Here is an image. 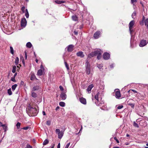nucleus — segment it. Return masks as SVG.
<instances>
[{
    "label": "nucleus",
    "instance_id": "obj_1",
    "mask_svg": "<svg viewBox=\"0 0 148 148\" xmlns=\"http://www.w3.org/2000/svg\"><path fill=\"white\" fill-rule=\"evenodd\" d=\"M100 92L102 94V93L103 92V91L102 90H101L100 92H98L95 95V98L97 100V101L95 102V103L97 106H100L101 109L104 110H106L107 109L106 105L104 103L103 101L101 100V98L99 97Z\"/></svg>",
    "mask_w": 148,
    "mask_h": 148
},
{
    "label": "nucleus",
    "instance_id": "obj_2",
    "mask_svg": "<svg viewBox=\"0 0 148 148\" xmlns=\"http://www.w3.org/2000/svg\"><path fill=\"white\" fill-rule=\"evenodd\" d=\"M86 74L87 75H89L90 73V66L89 62L88 60H87L86 63Z\"/></svg>",
    "mask_w": 148,
    "mask_h": 148
},
{
    "label": "nucleus",
    "instance_id": "obj_3",
    "mask_svg": "<svg viewBox=\"0 0 148 148\" xmlns=\"http://www.w3.org/2000/svg\"><path fill=\"white\" fill-rule=\"evenodd\" d=\"M29 109L30 113H32L34 116H36L38 113V110L35 108L29 107Z\"/></svg>",
    "mask_w": 148,
    "mask_h": 148
},
{
    "label": "nucleus",
    "instance_id": "obj_4",
    "mask_svg": "<svg viewBox=\"0 0 148 148\" xmlns=\"http://www.w3.org/2000/svg\"><path fill=\"white\" fill-rule=\"evenodd\" d=\"M55 132L58 135V138L60 139H61L62 137L63 133L62 132H61L60 129H57L56 130Z\"/></svg>",
    "mask_w": 148,
    "mask_h": 148
},
{
    "label": "nucleus",
    "instance_id": "obj_5",
    "mask_svg": "<svg viewBox=\"0 0 148 148\" xmlns=\"http://www.w3.org/2000/svg\"><path fill=\"white\" fill-rule=\"evenodd\" d=\"M134 25V21L133 20L131 21L129 24V29L130 32L131 34H132V32H133V29L132 28Z\"/></svg>",
    "mask_w": 148,
    "mask_h": 148
},
{
    "label": "nucleus",
    "instance_id": "obj_6",
    "mask_svg": "<svg viewBox=\"0 0 148 148\" xmlns=\"http://www.w3.org/2000/svg\"><path fill=\"white\" fill-rule=\"evenodd\" d=\"M74 47V46L73 45H70L67 46L65 49H67L69 52H71L73 50Z\"/></svg>",
    "mask_w": 148,
    "mask_h": 148
},
{
    "label": "nucleus",
    "instance_id": "obj_7",
    "mask_svg": "<svg viewBox=\"0 0 148 148\" xmlns=\"http://www.w3.org/2000/svg\"><path fill=\"white\" fill-rule=\"evenodd\" d=\"M115 95L116 98L119 99L121 97V93L119 90L117 89L115 90Z\"/></svg>",
    "mask_w": 148,
    "mask_h": 148
},
{
    "label": "nucleus",
    "instance_id": "obj_8",
    "mask_svg": "<svg viewBox=\"0 0 148 148\" xmlns=\"http://www.w3.org/2000/svg\"><path fill=\"white\" fill-rule=\"evenodd\" d=\"M110 55L109 53L105 52L103 55V58L104 60H107L109 59Z\"/></svg>",
    "mask_w": 148,
    "mask_h": 148
},
{
    "label": "nucleus",
    "instance_id": "obj_9",
    "mask_svg": "<svg viewBox=\"0 0 148 148\" xmlns=\"http://www.w3.org/2000/svg\"><path fill=\"white\" fill-rule=\"evenodd\" d=\"M147 44V42L146 40H141L139 45L140 47H143L146 45Z\"/></svg>",
    "mask_w": 148,
    "mask_h": 148
},
{
    "label": "nucleus",
    "instance_id": "obj_10",
    "mask_svg": "<svg viewBox=\"0 0 148 148\" xmlns=\"http://www.w3.org/2000/svg\"><path fill=\"white\" fill-rule=\"evenodd\" d=\"M27 21L25 18H22L21 21V25L22 27H25L26 25Z\"/></svg>",
    "mask_w": 148,
    "mask_h": 148
},
{
    "label": "nucleus",
    "instance_id": "obj_11",
    "mask_svg": "<svg viewBox=\"0 0 148 148\" xmlns=\"http://www.w3.org/2000/svg\"><path fill=\"white\" fill-rule=\"evenodd\" d=\"M101 32L99 31H97L94 34V38L95 39L98 38L100 36Z\"/></svg>",
    "mask_w": 148,
    "mask_h": 148
},
{
    "label": "nucleus",
    "instance_id": "obj_12",
    "mask_svg": "<svg viewBox=\"0 0 148 148\" xmlns=\"http://www.w3.org/2000/svg\"><path fill=\"white\" fill-rule=\"evenodd\" d=\"M79 100L80 101L84 104H86V99L83 97L79 98Z\"/></svg>",
    "mask_w": 148,
    "mask_h": 148
},
{
    "label": "nucleus",
    "instance_id": "obj_13",
    "mask_svg": "<svg viewBox=\"0 0 148 148\" xmlns=\"http://www.w3.org/2000/svg\"><path fill=\"white\" fill-rule=\"evenodd\" d=\"M60 97L62 99L65 100L66 99V95L65 93L62 92L60 95Z\"/></svg>",
    "mask_w": 148,
    "mask_h": 148
},
{
    "label": "nucleus",
    "instance_id": "obj_14",
    "mask_svg": "<svg viewBox=\"0 0 148 148\" xmlns=\"http://www.w3.org/2000/svg\"><path fill=\"white\" fill-rule=\"evenodd\" d=\"M93 87L94 86L92 84H90L88 86L87 89V91L88 92V93H90Z\"/></svg>",
    "mask_w": 148,
    "mask_h": 148
},
{
    "label": "nucleus",
    "instance_id": "obj_15",
    "mask_svg": "<svg viewBox=\"0 0 148 148\" xmlns=\"http://www.w3.org/2000/svg\"><path fill=\"white\" fill-rule=\"evenodd\" d=\"M77 56L80 57L81 58H83L84 55L82 51H79L77 53Z\"/></svg>",
    "mask_w": 148,
    "mask_h": 148
},
{
    "label": "nucleus",
    "instance_id": "obj_16",
    "mask_svg": "<svg viewBox=\"0 0 148 148\" xmlns=\"http://www.w3.org/2000/svg\"><path fill=\"white\" fill-rule=\"evenodd\" d=\"M93 52L94 53L95 56H97L101 53V50H100L95 51Z\"/></svg>",
    "mask_w": 148,
    "mask_h": 148
},
{
    "label": "nucleus",
    "instance_id": "obj_17",
    "mask_svg": "<svg viewBox=\"0 0 148 148\" xmlns=\"http://www.w3.org/2000/svg\"><path fill=\"white\" fill-rule=\"evenodd\" d=\"M55 2L56 3L58 4H61L62 3H65L66 1H59L56 0L55 1Z\"/></svg>",
    "mask_w": 148,
    "mask_h": 148
},
{
    "label": "nucleus",
    "instance_id": "obj_18",
    "mask_svg": "<svg viewBox=\"0 0 148 148\" xmlns=\"http://www.w3.org/2000/svg\"><path fill=\"white\" fill-rule=\"evenodd\" d=\"M94 56H95V55L94 53L93 52H92L88 55V57L89 58H91L93 57Z\"/></svg>",
    "mask_w": 148,
    "mask_h": 148
},
{
    "label": "nucleus",
    "instance_id": "obj_19",
    "mask_svg": "<svg viewBox=\"0 0 148 148\" xmlns=\"http://www.w3.org/2000/svg\"><path fill=\"white\" fill-rule=\"evenodd\" d=\"M39 87L38 86H34L32 89V92H34L35 90H38L39 89Z\"/></svg>",
    "mask_w": 148,
    "mask_h": 148
},
{
    "label": "nucleus",
    "instance_id": "obj_20",
    "mask_svg": "<svg viewBox=\"0 0 148 148\" xmlns=\"http://www.w3.org/2000/svg\"><path fill=\"white\" fill-rule=\"evenodd\" d=\"M42 74V71L41 69L38 70L37 72V75L39 76L41 75Z\"/></svg>",
    "mask_w": 148,
    "mask_h": 148
},
{
    "label": "nucleus",
    "instance_id": "obj_21",
    "mask_svg": "<svg viewBox=\"0 0 148 148\" xmlns=\"http://www.w3.org/2000/svg\"><path fill=\"white\" fill-rule=\"evenodd\" d=\"M32 45L30 42L27 43L26 45V47L29 48H30L32 47Z\"/></svg>",
    "mask_w": 148,
    "mask_h": 148
},
{
    "label": "nucleus",
    "instance_id": "obj_22",
    "mask_svg": "<svg viewBox=\"0 0 148 148\" xmlns=\"http://www.w3.org/2000/svg\"><path fill=\"white\" fill-rule=\"evenodd\" d=\"M35 79H37L36 78L35 75L34 74H32L30 78L31 80H34Z\"/></svg>",
    "mask_w": 148,
    "mask_h": 148
},
{
    "label": "nucleus",
    "instance_id": "obj_23",
    "mask_svg": "<svg viewBox=\"0 0 148 148\" xmlns=\"http://www.w3.org/2000/svg\"><path fill=\"white\" fill-rule=\"evenodd\" d=\"M3 125H4V126H2V127H3V129L4 130L5 132L8 130L7 125L6 124H3Z\"/></svg>",
    "mask_w": 148,
    "mask_h": 148
},
{
    "label": "nucleus",
    "instance_id": "obj_24",
    "mask_svg": "<svg viewBox=\"0 0 148 148\" xmlns=\"http://www.w3.org/2000/svg\"><path fill=\"white\" fill-rule=\"evenodd\" d=\"M25 15L26 17V18H28L29 17V14L27 9H25Z\"/></svg>",
    "mask_w": 148,
    "mask_h": 148
},
{
    "label": "nucleus",
    "instance_id": "obj_25",
    "mask_svg": "<svg viewBox=\"0 0 148 148\" xmlns=\"http://www.w3.org/2000/svg\"><path fill=\"white\" fill-rule=\"evenodd\" d=\"M32 96L34 98H36L37 97V94L36 93L34 92H31Z\"/></svg>",
    "mask_w": 148,
    "mask_h": 148
},
{
    "label": "nucleus",
    "instance_id": "obj_26",
    "mask_svg": "<svg viewBox=\"0 0 148 148\" xmlns=\"http://www.w3.org/2000/svg\"><path fill=\"white\" fill-rule=\"evenodd\" d=\"M72 18L73 20L74 21H77L78 19L77 17L75 15L73 16Z\"/></svg>",
    "mask_w": 148,
    "mask_h": 148
},
{
    "label": "nucleus",
    "instance_id": "obj_27",
    "mask_svg": "<svg viewBox=\"0 0 148 148\" xmlns=\"http://www.w3.org/2000/svg\"><path fill=\"white\" fill-rule=\"evenodd\" d=\"M19 63V58L18 57H16L15 60V63L16 65H17Z\"/></svg>",
    "mask_w": 148,
    "mask_h": 148
},
{
    "label": "nucleus",
    "instance_id": "obj_28",
    "mask_svg": "<svg viewBox=\"0 0 148 148\" xmlns=\"http://www.w3.org/2000/svg\"><path fill=\"white\" fill-rule=\"evenodd\" d=\"M49 140L47 139L45 140L43 143V145H46L49 143Z\"/></svg>",
    "mask_w": 148,
    "mask_h": 148
},
{
    "label": "nucleus",
    "instance_id": "obj_29",
    "mask_svg": "<svg viewBox=\"0 0 148 148\" xmlns=\"http://www.w3.org/2000/svg\"><path fill=\"white\" fill-rule=\"evenodd\" d=\"M17 86V85L16 84H15L13 85H12V89L13 91H14Z\"/></svg>",
    "mask_w": 148,
    "mask_h": 148
},
{
    "label": "nucleus",
    "instance_id": "obj_30",
    "mask_svg": "<svg viewBox=\"0 0 148 148\" xmlns=\"http://www.w3.org/2000/svg\"><path fill=\"white\" fill-rule=\"evenodd\" d=\"M16 66H13L12 70V72L13 73H14L16 72Z\"/></svg>",
    "mask_w": 148,
    "mask_h": 148
},
{
    "label": "nucleus",
    "instance_id": "obj_31",
    "mask_svg": "<svg viewBox=\"0 0 148 148\" xmlns=\"http://www.w3.org/2000/svg\"><path fill=\"white\" fill-rule=\"evenodd\" d=\"M10 53L12 55H13L14 53V51L13 47L12 46L10 47Z\"/></svg>",
    "mask_w": 148,
    "mask_h": 148
},
{
    "label": "nucleus",
    "instance_id": "obj_32",
    "mask_svg": "<svg viewBox=\"0 0 148 148\" xmlns=\"http://www.w3.org/2000/svg\"><path fill=\"white\" fill-rule=\"evenodd\" d=\"M8 93L10 95L12 94V93L11 90V88H10L8 90Z\"/></svg>",
    "mask_w": 148,
    "mask_h": 148
},
{
    "label": "nucleus",
    "instance_id": "obj_33",
    "mask_svg": "<svg viewBox=\"0 0 148 148\" xmlns=\"http://www.w3.org/2000/svg\"><path fill=\"white\" fill-rule=\"evenodd\" d=\"M21 124V123L18 122L17 123V124L16 125V126L17 129H19L20 128Z\"/></svg>",
    "mask_w": 148,
    "mask_h": 148
},
{
    "label": "nucleus",
    "instance_id": "obj_34",
    "mask_svg": "<svg viewBox=\"0 0 148 148\" xmlns=\"http://www.w3.org/2000/svg\"><path fill=\"white\" fill-rule=\"evenodd\" d=\"M65 103L63 102H60L59 103V105L62 107H64L65 106Z\"/></svg>",
    "mask_w": 148,
    "mask_h": 148
},
{
    "label": "nucleus",
    "instance_id": "obj_35",
    "mask_svg": "<svg viewBox=\"0 0 148 148\" xmlns=\"http://www.w3.org/2000/svg\"><path fill=\"white\" fill-rule=\"evenodd\" d=\"M136 12L135 11H134L132 15V17L134 19L135 18V16H136Z\"/></svg>",
    "mask_w": 148,
    "mask_h": 148
},
{
    "label": "nucleus",
    "instance_id": "obj_36",
    "mask_svg": "<svg viewBox=\"0 0 148 148\" xmlns=\"http://www.w3.org/2000/svg\"><path fill=\"white\" fill-rule=\"evenodd\" d=\"M97 67L99 69H101L103 67L102 64H97Z\"/></svg>",
    "mask_w": 148,
    "mask_h": 148
},
{
    "label": "nucleus",
    "instance_id": "obj_37",
    "mask_svg": "<svg viewBox=\"0 0 148 148\" xmlns=\"http://www.w3.org/2000/svg\"><path fill=\"white\" fill-rule=\"evenodd\" d=\"M133 125L134 126L136 127H137L138 128L139 127V126L136 123L135 121L134 122Z\"/></svg>",
    "mask_w": 148,
    "mask_h": 148
},
{
    "label": "nucleus",
    "instance_id": "obj_38",
    "mask_svg": "<svg viewBox=\"0 0 148 148\" xmlns=\"http://www.w3.org/2000/svg\"><path fill=\"white\" fill-rule=\"evenodd\" d=\"M64 64H65V66L66 67L67 69V70H69V66H68L67 63L66 62H65Z\"/></svg>",
    "mask_w": 148,
    "mask_h": 148
},
{
    "label": "nucleus",
    "instance_id": "obj_39",
    "mask_svg": "<svg viewBox=\"0 0 148 148\" xmlns=\"http://www.w3.org/2000/svg\"><path fill=\"white\" fill-rule=\"evenodd\" d=\"M25 7L24 6H23L21 9V10L23 12L25 13Z\"/></svg>",
    "mask_w": 148,
    "mask_h": 148
},
{
    "label": "nucleus",
    "instance_id": "obj_40",
    "mask_svg": "<svg viewBox=\"0 0 148 148\" xmlns=\"http://www.w3.org/2000/svg\"><path fill=\"white\" fill-rule=\"evenodd\" d=\"M137 2V0H131V3L132 4L134 5V3H136Z\"/></svg>",
    "mask_w": 148,
    "mask_h": 148
},
{
    "label": "nucleus",
    "instance_id": "obj_41",
    "mask_svg": "<svg viewBox=\"0 0 148 148\" xmlns=\"http://www.w3.org/2000/svg\"><path fill=\"white\" fill-rule=\"evenodd\" d=\"M101 53L97 55V58L98 60H99L101 58Z\"/></svg>",
    "mask_w": 148,
    "mask_h": 148
},
{
    "label": "nucleus",
    "instance_id": "obj_42",
    "mask_svg": "<svg viewBox=\"0 0 148 148\" xmlns=\"http://www.w3.org/2000/svg\"><path fill=\"white\" fill-rule=\"evenodd\" d=\"M30 128V127L29 126H26V127H23L22 129H23L24 130H28V129Z\"/></svg>",
    "mask_w": 148,
    "mask_h": 148
},
{
    "label": "nucleus",
    "instance_id": "obj_43",
    "mask_svg": "<svg viewBox=\"0 0 148 148\" xmlns=\"http://www.w3.org/2000/svg\"><path fill=\"white\" fill-rule=\"evenodd\" d=\"M97 85H98L99 86V87L101 89H103L104 88V86L103 85H102L101 86H99V85L98 84H97Z\"/></svg>",
    "mask_w": 148,
    "mask_h": 148
},
{
    "label": "nucleus",
    "instance_id": "obj_44",
    "mask_svg": "<svg viewBox=\"0 0 148 148\" xmlns=\"http://www.w3.org/2000/svg\"><path fill=\"white\" fill-rule=\"evenodd\" d=\"M26 148H32V147L29 144H27L26 147Z\"/></svg>",
    "mask_w": 148,
    "mask_h": 148
},
{
    "label": "nucleus",
    "instance_id": "obj_45",
    "mask_svg": "<svg viewBox=\"0 0 148 148\" xmlns=\"http://www.w3.org/2000/svg\"><path fill=\"white\" fill-rule=\"evenodd\" d=\"M11 80L13 82H16V80L15 79V77H12L11 79Z\"/></svg>",
    "mask_w": 148,
    "mask_h": 148
},
{
    "label": "nucleus",
    "instance_id": "obj_46",
    "mask_svg": "<svg viewBox=\"0 0 148 148\" xmlns=\"http://www.w3.org/2000/svg\"><path fill=\"white\" fill-rule=\"evenodd\" d=\"M123 107V105H120V106H119L117 107V108L118 109H120L122 108Z\"/></svg>",
    "mask_w": 148,
    "mask_h": 148
},
{
    "label": "nucleus",
    "instance_id": "obj_47",
    "mask_svg": "<svg viewBox=\"0 0 148 148\" xmlns=\"http://www.w3.org/2000/svg\"><path fill=\"white\" fill-rule=\"evenodd\" d=\"M51 122L49 121H47V124L48 125H50Z\"/></svg>",
    "mask_w": 148,
    "mask_h": 148
},
{
    "label": "nucleus",
    "instance_id": "obj_48",
    "mask_svg": "<svg viewBox=\"0 0 148 148\" xmlns=\"http://www.w3.org/2000/svg\"><path fill=\"white\" fill-rule=\"evenodd\" d=\"M70 145V143H68L66 146L65 148H68Z\"/></svg>",
    "mask_w": 148,
    "mask_h": 148
},
{
    "label": "nucleus",
    "instance_id": "obj_49",
    "mask_svg": "<svg viewBox=\"0 0 148 148\" xmlns=\"http://www.w3.org/2000/svg\"><path fill=\"white\" fill-rule=\"evenodd\" d=\"M59 88H60V90H61L62 91H63V90H64L62 86H59Z\"/></svg>",
    "mask_w": 148,
    "mask_h": 148
},
{
    "label": "nucleus",
    "instance_id": "obj_50",
    "mask_svg": "<svg viewBox=\"0 0 148 148\" xmlns=\"http://www.w3.org/2000/svg\"><path fill=\"white\" fill-rule=\"evenodd\" d=\"M114 139L116 140V141L117 143H119V141L118 140V139L116 137H115L114 138Z\"/></svg>",
    "mask_w": 148,
    "mask_h": 148
},
{
    "label": "nucleus",
    "instance_id": "obj_51",
    "mask_svg": "<svg viewBox=\"0 0 148 148\" xmlns=\"http://www.w3.org/2000/svg\"><path fill=\"white\" fill-rule=\"evenodd\" d=\"M25 59H27V53L26 51H25Z\"/></svg>",
    "mask_w": 148,
    "mask_h": 148
},
{
    "label": "nucleus",
    "instance_id": "obj_52",
    "mask_svg": "<svg viewBox=\"0 0 148 148\" xmlns=\"http://www.w3.org/2000/svg\"><path fill=\"white\" fill-rule=\"evenodd\" d=\"M113 67H114V64H111L110 65V67L112 68V69L113 68Z\"/></svg>",
    "mask_w": 148,
    "mask_h": 148
},
{
    "label": "nucleus",
    "instance_id": "obj_53",
    "mask_svg": "<svg viewBox=\"0 0 148 148\" xmlns=\"http://www.w3.org/2000/svg\"><path fill=\"white\" fill-rule=\"evenodd\" d=\"M74 34L75 35H77L78 34V32L76 31H74Z\"/></svg>",
    "mask_w": 148,
    "mask_h": 148
},
{
    "label": "nucleus",
    "instance_id": "obj_54",
    "mask_svg": "<svg viewBox=\"0 0 148 148\" xmlns=\"http://www.w3.org/2000/svg\"><path fill=\"white\" fill-rule=\"evenodd\" d=\"M4 125L2 123L0 122V127H2V126H4Z\"/></svg>",
    "mask_w": 148,
    "mask_h": 148
},
{
    "label": "nucleus",
    "instance_id": "obj_55",
    "mask_svg": "<svg viewBox=\"0 0 148 148\" xmlns=\"http://www.w3.org/2000/svg\"><path fill=\"white\" fill-rule=\"evenodd\" d=\"M57 148H60V143H59L58 144V145H57Z\"/></svg>",
    "mask_w": 148,
    "mask_h": 148
},
{
    "label": "nucleus",
    "instance_id": "obj_56",
    "mask_svg": "<svg viewBox=\"0 0 148 148\" xmlns=\"http://www.w3.org/2000/svg\"><path fill=\"white\" fill-rule=\"evenodd\" d=\"M132 91H133L134 92V93H137V91H136L135 90H131Z\"/></svg>",
    "mask_w": 148,
    "mask_h": 148
},
{
    "label": "nucleus",
    "instance_id": "obj_57",
    "mask_svg": "<svg viewBox=\"0 0 148 148\" xmlns=\"http://www.w3.org/2000/svg\"><path fill=\"white\" fill-rule=\"evenodd\" d=\"M21 85H23V84H24V82H23V81H21Z\"/></svg>",
    "mask_w": 148,
    "mask_h": 148
},
{
    "label": "nucleus",
    "instance_id": "obj_58",
    "mask_svg": "<svg viewBox=\"0 0 148 148\" xmlns=\"http://www.w3.org/2000/svg\"><path fill=\"white\" fill-rule=\"evenodd\" d=\"M17 75V73H15L14 74V76L13 77L15 78V77Z\"/></svg>",
    "mask_w": 148,
    "mask_h": 148
},
{
    "label": "nucleus",
    "instance_id": "obj_59",
    "mask_svg": "<svg viewBox=\"0 0 148 148\" xmlns=\"http://www.w3.org/2000/svg\"><path fill=\"white\" fill-rule=\"evenodd\" d=\"M42 114H43L44 115H46V114H45V112H44V111H43L42 112Z\"/></svg>",
    "mask_w": 148,
    "mask_h": 148
},
{
    "label": "nucleus",
    "instance_id": "obj_60",
    "mask_svg": "<svg viewBox=\"0 0 148 148\" xmlns=\"http://www.w3.org/2000/svg\"><path fill=\"white\" fill-rule=\"evenodd\" d=\"M59 108V107L58 106H57L56 109V110H57Z\"/></svg>",
    "mask_w": 148,
    "mask_h": 148
},
{
    "label": "nucleus",
    "instance_id": "obj_61",
    "mask_svg": "<svg viewBox=\"0 0 148 148\" xmlns=\"http://www.w3.org/2000/svg\"><path fill=\"white\" fill-rule=\"evenodd\" d=\"M131 106L132 108H133L134 107V105L133 104H131Z\"/></svg>",
    "mask_w": 148,
    "mask_h": 148
},
{
    "label": "nucleus",
    "instance_id": "obj_62",
    "mask_svg": "<svg viewBox=\"0 0 148 148\" xmlns=\"http://www.w3.org/2000/svg\"><path fill=\"white\" fill-rule=\"evenodd\" d=\"M40 68L41 69H43V67L42 65H41L40 66Z\"/></svg>",
    "mask_w": 148,
    "mask_h": 148
},
{
    "label": "nucleus",
    "instance_id": "obj_63",
    "mask_svg": "<svg viewBox=\"0 0 148 148\" xmlns=\"http://www.w3.org/2000/svg\"><path fill=\"white\" fill-rule=\"evenodd\" d=\"M36 62H37V63H38V60H37V59H36Z\"/></svg>",
    "mask_w": 148,
    "mask_h": 148
},
{
    "label": "nucleus",
    "instance_id": "obj_64",
    "mask_svg": "<svg viewBox=\"0 0 148 148\" xmlns=\"http://www.w3.org/2000/svg\"><path fill=\"white\" fill-rule=\"evenodd\" d=\"M113 148H119V147H114Z\"/></svg>",
    "mask_w": 148,
    "mask_h": 148
}]
</instances>
